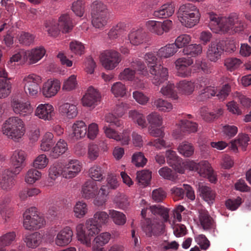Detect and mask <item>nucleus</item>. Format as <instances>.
<instances>
[{
    "mask_svg": "<svg viewBox=\"0 0 251 251\" xmlns=\"http://www.w3.org/2000/svg\"><path fill=\"white\" fill-rule=\"evenodd\" d=\"M125 25L124 23H118L115 26H113L108 33V37L110 40L117 39L118 36L124 30Z\"/></svg>",
    "mask_w": 251,
    "mask_h": 251,
    "instance_id": "nucleus-55",
    "label": "nucleus"
},
{
    "mask_svg": "<svg viewBox=\"0 0 251 251\" xmlns=\"http://www.w3.org/2000/svg\"><path fill=\"white\" fill-rule=\"evenodd\" d=\"M177 150L179 153L185 157L191 156L194 151V147L191 144L187 142H184L180 144Z\"/></svg>",
    "mask_w": 251,
    "mask_h": 251,
    "instance_id": "nucleus-51",
    "label": "nucleus"
},
{
    "mask_svg": "<svg viewBox=\"0 0 251 251\" xmlns=\"http://www.w3.org/2000/svg\"><path fill=\"white\" fill-rule=\"evenodd\" d=\"M147 120L150 124L149 126H160L162 124L161 116L156 112H152L147 117Z\"/></svg>",
    "mask_w": 251,
    "mask_h": 251,
    "instance_id": "nucleus-58",
    "label": "nucleus"
},
{
    "mask_svg": "<svg viewBox=\"0 0 251 251\" xmlns=\"http://www.w3.org/2000/svg\"><path fill=\"white\" fill-rule=\"evenodd\" d=\"M98 190L96 183L92 180H88L81 186V196L86 200L93 199L95 197V193L98 192Z\"/></svg>",
    "mask_w": 251,
    "mask_h": 251,
    "instance_id": "nucleus-22",
    "label": "nucleus"
},
{
    "mask_svg": "<svg viewBox=\"0 0 251 251\" xmlns=\"http://www.w3.org/2000/svg\"><path fill=\"white\" fill-rule=\"evenodd\" d=\"M193 67L197 72L202 71L206 74L212 73V68L210 67V64L205 60L201 59L196 60Z\"/></svg>",
    "mask_w": 251,
    "mask_h": 251,
    "instance_id": "nucleus-50",
    "label": "nucleus"
},
{
    "mask_svg": "<svg viewBox=\"0 0 251 251\" xmlns=\"http://www.w3.org/2000/svg\"><path fill=\"white\" fill-rule=\"evenodd\" d=\"M131 68H127L124 69L119 75V78L122 80L131 81L135 78L138 79V75L142 76L149 75L145 65L139 59H136L131 63Z\"/></svg>",
    "mask_w": 251,
    "mask_h": 251,
    "instance_id": "nucleus-8",
    "label": "nucleus"
},
{
    "mask_svg": "<svg viewBox=\"0 0 251 251\" xmlns=\"http://www.w3.org/2000/svg\"><path fill=\"white\" fill-rule=\"evenodd\" d=\"M102 66L107 70H111L116 67L121 61L119 52L113 50L104 51L100 56Z\"/></svg>",
    "mask_w": 251,
    "mask_h": 251,
    "instance_id": "nucleus-10",
    "label": "nucleus"
},
{
    "mask_svg": "<svg viewBox=\"0 0 251 251\" xmlns=\"http://www.w3.org/2000/svg\"><path fill=\"white\" fill-rule=\"evenodd\" d=\"M25 153L23 151H15L11 157V162L15 171L10 170L8 173H16L21 172L25 167Z\"/></svg>",
    "mask_w": 251,
    "mask_h": 251,
    "instance_id": "nucleus-20",
    "label": "nucleus"
},
{
    "mask_svg": "<svg viewBox=\"0 0 251 251\" xmlns=\"http://www.w3.org/2000/svg\"><path fill=\"white\" fill-rule=\"evenodd\" d=\"M111 92L115 97H123L126 93L125 85L121 82L115 83L111 87Z\"/></svg>",
    "mask_w": 251,
    "mask_h": 251,
    "instance_id": "nucleus-59",
    "label": "nucleus"
},
{
    "mask_svg": "<svg viewBox=\"0 0 251 251\" xmlns=\"http://www.w3.org/2000/svg\"><path fill=\"white\" fill-rule=\"evenodd\" d=\"M71 51L77 55H81L84 53V46L82 43L77 41H73L70 43Z\"/></svg>",
    "mask_w": 251,
    "mask_h": 251,
    "instance_id": "nucleus-61",
    "label": "nucleus"
},
{
    "mask_svg": "<svg viewBox=\"0 0 251 251\" xmlns=\"http://www.w3.org/2000/svg\"><path fill=\"white\" fill-rule=\"evenodd\" d=\"M73 235V232L71 228L66 226L58 233L55 243L57 246L61 247L67 245L72 241Z\"/></svg>",
    "mask_w": 251,
    "mask_h": 251,
    "instance_id": "nucleus-26",
    "label": "nucleus"
},
{
    "mask_svg": "<svg viewBox=\"0 0 251 251\" xmlns=\"http://www.w3.org/2000/svg\"><path fill=\"white\" fill-rule=\"evenodd\" d=\"M193 63V61L190 58L182 57L177 59L175 62V64L178 75L182 77L189 75L191 74V69L189 66Z\"/></svg>",
    "mask_w": 251,
    "mask_h": 251,
    "instance_id": "nucleus-17",
    "label": "nucleus"
},
{
    "mask_svg": "<svg viewBox=\"0 0 251 251\" xmlns=\"http://www.w3.org/2000/svg\"><path fill=\"white\" fill-rule=\"evenodd\" d=\"M16 233L14 232H10L1 236L0 237V247L9 246L15 240Z\"/></svg>",
    "mask_w": 251,
    "mask_h": 251,
    "instance_id": "nucleus-63",
    "label": "nucleus"
},
{
    "mask_svg": "<svg viewBox=\"0 0 251 251\" xmlns=\"http://www.w3.org/2000/svg\"><path fill=\"white\" fill-rule=\"evenodd\" d=\"M115 202L116 206L122 209H126L129 205L127 197L124 194H120L117 196L115 199Z\"/></svg>",
    "mask_w": 251,
    "mask_h": 251,
    "instance_id": "nucleus-64",
    "label": "nucleus"
},
{
    "mask_svg": "<svg viewBox=\"0 0 251 251\" xmlns=\"http://www.w3.org/2000/svg\"><path fill=\"white\" fill-rule=\"evenodd\" d=\"M82 168V163L77 160H71L68 164L55 162L50 168L49 173H79Z\"/></svg>",
    "mask_w": 251,
    "mask_h": 251,
    "instance_id": "nucleus-9",
    "label": "nucleus"
},
{
    "mask_svg": "<svg viewBox=\"0 0 251 251\" xmlns=\"http://www.w3.org/2000/svg\"><path fill=\"white\" fill-rule=\"evenodd\" d=\"M148 30L151 32L158 35H161L164 32H168L173 26L172 21L166 20L161 22L153 20H150L146 23Z\"/></svg>",
    "mask_w": 251,
    "mask_h": 251,
    "instance_id": "nucleus-12",
    "label": "nucleus"
},
{
    "mask_svg": "<svg viewBox=\"0 0 251 251\" xmlns=\"http://www.w3.org/2000/svg\"><path fill=\"white\" fill-rule=\"evenodd\" d=\"M109 216L105 211H98L95 213L93 217L90 218L102 227V226L105 225L108 223Z\"/></svg>",
    "mask_w": 251,
    "mask_h": 251,
    "instance_id": "nucleus-45",
    "label": "nucleus"
},
{
    "mask_svg": "<svg viewBox=\"0 0 251 251\" xmlns=\"http://www.w3.org/2000/svg\"><path fill=\"white\" fill-rule=\"evenodd\" d=\"M175 11L174 2H168L153 12V16L157 18H166L173 15Z\"/></svg>",
    "mask_w": 251,
    "mask_h": 251,
    "instance_id": "nucleus-25",
    "label": "nucleus"
},
{
    "mask_svg": "<svg viewBox=\"0 0 251 251\" xmlns=\"http://www.w3.org/2000/svg\"><path fill=\"white\" fill-rule=\"evenodd\" d=\"M109 214L116 225L123 226L126 224V217L123 213L114 210H109Z\"/></svg>",
    "mask_w": 251,
    "mask_h": 251,
    "instance_id": "nucleus-44",
    "label": "nucleus"
},
{
    "mask_svg": "<svg viewBox=\"0 0 251 251\" xmlns=\"http://www.w3.org/2000/svg\"><path fill=\"white\" fill-rule=\"evenodd\" d=\"M74 212L76 218H83L88 212L87 204L83 201L77 202L74 208Z\"/></svg>",
    "mask_w": 251,
    "mask_h": 251,
    "instance_id": "nucleus-48",
    "label": "nucleus"
},
{
    "mask_svg": "<svg viewBox=\"0 0 251 251\" xmlns=\"http://www.w3.org/2000/svg\"><path fill=\"white\" fill-rule=\"evenodd\" d=\"M177 48L173 44H168L161 48L156 55L160 58H168L174 55L177 52Z\"/></svg>",
    "mask_w": 251,
    "mask_h": 251,
    "instance_id": "nucleus-38",
    "label": "nucleus"
},
{
    "mask_svg": "<svg viewBox=\"0 0 251 251\" xmlns=\"http://www.w3.org/2000/svg\"><path fill=\"white\" fill-rule=\"evenodd\" d=\"M180 129L183 132L192 133L197 131L198 124L196 123L181 119L180 121Z\"/></svg>",
    "mask_w": 251,
    "mask_h": 251,
    "instance_id": "nucleus-43",
    "label": "nucleus"
},
{
    "mask_svg": "<svg viewBox=\"0 0 251 251\" xmlns=\"http://www.w3.org/2000/svg\"><path fill=\"white\" fill-rule=\"evenodd\" d=\"M147 162V159L141 152L135 153L132 157V162L137 167H143Z\"/></svg>",
    "mask_w": 251,
    "mask_h": 251,
    "instance_id": "nucleus-62",
    "label": "nucleus"
},
{
    "mask_svg": "<svg viewBox=\"0 0 251 251\" xmlns=\"http://www.w3.org/2000/svg\"><path fill=\"white\" fill-rule=\"evenodd\" d=\"M42 239L41 234L39 232H35L25 235L24 241L27 247L34 249L40 244Z\"/></svg>",
    "mask_w": 251,
    "mask_h": 251,
    "instance_id": "nucleus-29",
    "label": "nucleus"
},
{
    "mask_svg": "<svg viewBox=\"0 0 251 251\" xmlns=\"http://www.w3.org/2000/svg\"><path fill=\"white\" fill-rule=\"evenodd\" d=\"M199 218L200 224L203 229L209 230L212 227L213 220L206 210H200Z\"/></svg>",
    "mask_w": 251,
    "mask_h": 251,
    "instance_id": "nucleus-33",
    "label": "nucleus"
},
{
    "mask_svg": "<svg viewBox=\"0 0 251 251\" xmlns=\"http://www.w3.org/2000/svg\"><path fill=\"white\" fill-rule=\"evenodd\" d=\"M224 50L220 43H212L207 50V57L210 61L216 62L221 58Z\"/></svg>",
    "mask_w": 251,
    "mask_h": 251,
    "instance_id": "nucleus-23",
    "label": "nucleus"
},
{
    "mask_svg": "<svg viewBox=\"0 0 251 251\" xmlns=\"http://www.w3.org/2000/svg\"><path fill=\"white\" fill-rule=\"evenodd\" d=\"M200 196L208 202H213L215 198V193L211 188L203 185H199Z\"/></svg>",
    "mask_w": 251,
    "mask_h": 251,
    "instance_id": "nucleus-42",
    "label": "nucleus"
},
{
    "mask_svg": "<svg viewBox=\"0 0 251 251\" xmlns=\"http://www.w3.org/2000/svg\"><path fill=\"white\" fill-rule=\"evenodd\" d=\"M67 149V143L64 140L60 139L55 146L50 151L49 155L52 158H57L64 153Z\"/></svg>",
    "mask_w": 251,
    "mask_h": 251,
    "instance_id": "nucleus-34",
    "label": "nucleus"
},
{
    "mask_svg": "<svg viewBox=\"0 0 251 251\" xmlns=\"http://www.w3.org/2000/svg\"><path fill=\"white\" fill-rule=\"evenodd\" d=\"M47 31L51 36H56L60 31L64 33H69L73 29L74 25L67 14H63L59 18L58 23L53 20H49L45 24Z\"/></svg>",
    "mask_w": 251,
    "mask_h": 251,
    "instance_id": "nucleus-6",
    "label": "nucleus"
},
{
    "mask_svg": "<svg viewBox=\"0 0 251 251\" xmlns=\"http://www.w3.org/2000/svg\"><path fill=\"white\" fill-rule=\"evenodd\" d=\"M165 156L167 163L176 171V173H182L186 170L183 165L185 162L181 164V159L175 151L168 150L166 151Z\"/></svg>",
    "mask_w": 251,
    "mask_h": 251,
    "instance_id": "nucleus-16",
    "label": "nucleus"
},
{
    "mask_svg": "<svg viewBox=\"0 0 251 251\" xmlns=\"http://www.w3.org/2000/svg\"><path fill=\"white\" fill-rule=\"evenodd\" d=\"M45 223L44 218L38 215L35 207L26 209L23 214V226L26 230L39 229L43 227Z\"/></svg>",
    "mask_w": 251,
    "mask_h": 251,
    "instance_id": "nucleus-7",
    "label": "nucleus"
},
{
    "mask_svg": "<svg viewBox=\"0 0 251 251\" xmlns=\"http://www.w3.org/2000/svg\"><path fill=\"white\" fill-rule=\"evenodd\" d=\"M249 140L250 139L247 134H239L236 139L231 141V148L236 151L238 150V147H241L243 150L245 151Z\"/></svg>",
    "mask_w": 251,
    "mask_h": 251,
    "instance_id": "nucleus-35",
    "label": "nucleus"
},
{
    "mask_svg": "<svg viewBox=\"0 0 251 251\" xmlns=\"http://www.w3.org/2000/svg\"><path fill=\"white\" fill-rule=\"evenodd\" d=\"M161 93L164 96L176 100L177 99V95L175 90V85L170 82H168L166 86H163L161 90Z\"/></svg>",
    "mask_w": 251,
    "mask_h": 251,
    "instance_id": "nucleus-56",
    "label": "nucleus"
},
{
    "mask_svg": "<svg viewBox=\"0 0 251 251\" xmlns=\"http://www.w3.org/2000/svg\"><path fill=\"white\" fill-rule=\"evenodd\" d=\"M35 115L41 119L50 121L54 115V108L49 104H40L37 107Z\"/></svg>",
    "mask_w": 251,
    "mask_h": 251,
    "instance_id": "nucleus-19",
    "label": "nucleus"
},
{
    "mask_svg": "<svg viewBox=\"0 0 251 251\" xmlns=\"http://www.w3.org/2000/svg\"><path fill=\"white\" fill-rule=\"evenodd\" d=\"M177 15L182 25L189 28L198 23L200 18L199 10L191 3L181 5L177 12Z\"/></svg>",
    "mask_w": 251,
    "mask_h": 251,
    "instance_id": "nucleus-5",
    "label": "nucleus"
},
{
    "mask_svg": "<svg viewBox=\"0 0 251 251\" xmlns=\"http://www.w3.org/2000/svg\"><path fill=\"white\" fill-rule=\"evenodd\" d=\"M108 194L105 186H101L99 190H98V192L95 193V197L93 198V204L97 207L104 205L107 201Z\"/></svg>",
    "mask_w": 251,
    "mask_h": 251,
    "instance_id": "nucleus-32",
    "label": "nucleus"
},
{
    "mask_svg": "<svg viewBox=\"0 0 251 251\" xmlns=\"http://www.w3.org/2000/svg\"><path fill=\"white\" fill-rule=\"evenodd\" d=\"M73 134L76 139L84 137L87 134V126L82 121H77L72 126Z\"/></svg>",
    "mask_w": 251,
    "mask_h": 251,
    "instance_id": "nucleus-31",
    "label": "nucleus"
},
{
    "mask_svg": "<svg viewBox=\"0 0 251 251\" xmlns=\"http://www.w3.org/2000/svg\"><path fill=\"white\" fill-rule=\"evenodd\" d=\"M11 84L9 81L0 79V99L7 97L11 93Z\"/></svg>",
    "mask_w": 251,
    "mask_h": 251,
    "instance_id": "nucleus-54",
    "label": "nucleus"
},
{
    "mask_svg": "<svg viewBox=\"0 0 251 251\" xmlns=\"http://www.w3.org/2000/svg\"><path fill=\"white\" fill-rule=\"evenodd\" d=\"M84 226L79 224L76 226L77 239L87 247L91 246V237L98 234L101 230V226L96 223L92 219L86 220Z\"/></svg>",
    "mask_w": 251,
    "mask_h": 251,
    "instance_id": "nucleus-2",
    "label": "nucleus"
},
{
    "mask_svg": "<svg viewBox=\"0 0 251 251\" xmlns=\"http://www.w3.org/2000/svg\"><path fill=\"white\" fill-rule=\"evenodd\" d=\"M241 61L237 58H228L225 60L224 65L226 69L233 71L239 67L241 64Z\"/></svg>",
    "mask_w": 251,
    "mask_h": 251,
    "instance_id": "nucleus-60",
    "label": "nucleus"
},
{
    "mask_svg": "<svg viewBox=\"0 0 251 251\" xmlns=\"http://www.w3.org/2000/svg\"><path fill=\"white\" fill-rule=\"evenodd\" d=\"M152 105L162 112H169L173 109V105L171 102L161 98L155 100Z\"/></svg>",
    "mask_w": 251,
    "mask_h": 251,
    "instance_id": "nucleus-46",
    "label": "nucleus"
},
{
    "mask_svg": "<svg viewBox=\"0 0 251 251\" xmlns=\"http://www.w3.org/2000/svg\"><path fill=\"white\" fill-rule=\"evenodd\" d=\"M202 51V47L200 45L191 44L184 48L183 52L185 55L195 57L200 54Z\"/></svg>",
    "mask_w": 251,
    "mask_h": 251,
    "instance_id": "nucleus-53",
    "label": "nucleus"
},
{
    "mask_svg": "<svg viewBox=\"0 0 251 251\" xmlns=\"http://www.w3.org/2000/svg\"><path fill=\"white\" fill-rule=\"evenodd\" d=\"M191 38L188 34H182L178 36L176 39L174 45H176L177 50L179 48H185L188 46V44L190 42Z\"/></svg>",
    "mask_w": 251,
    "mask_h": 251,
    "instance_id": "nucleus-57",
    "label": "nucleus"
},
{
    "mask_svg": "<svg viewBox=\"0 0 251 251\" xmlns=\"http://www.w3.org/2000/svg\"><path fill=\"white\" fill-rule=\"evenodd\" d=\"M164 221L157 219L151 221L150 219H146V225L142 226L143 230L149 237L152 235L158 236L162 234L165 229Z\"/></svg>",
    "mask_w": 251,
    "mask_h": 251,
    "instance_id": "nucleus-11",
    "label": "nucleus"
},
{
    "mask_svg": "<svg viewBox=\"0 0 251 251\" xmlns=\"http://www.w3.org/2000/svg\"><path fill=\"white\" fill-rule=\"evenodd\" d=\"M103 129L106 136L108 138L120 141L123 145L128 144L130 141L129 131L125 130L122 134L120 135L114 130L106 126L103 127Z\"/></svg>",
    "mask_w": 251,
    "mask_h": 251,
    "instance_id": "nucleus-18",
    "label": "nucleus"
},
{
    "mask_svg": "<svg viewBox=\"0 0 251 251\" xmlns=\"http://www.w3.org/2000/svg\"><path fill=\"white\" fill-rule=\"evenodd\" d=\"M71 9L74 13L79 17L83 16L85 9V0H76L72 5Z\"/></svg>",
    "mask_w": 251,
    "mask_h": 251,
    "instance_id": "nucleus-49",
    "label": "nucleus"
},
{
    "mask_svg": "<svg viewBox=\"0 0 251 251\" xmlns=\"http://www.w3.org/2000/svg\"><path fill=\"white\" fill-rule=\"evenodd\" d=\"M177 87L178 90L181 93L190 94L194 91L195 85L192 81L184 80L179 81Z\"/></svg>",
    "mask_w": 251,
    "mask_h": 251,
    "instance_id": "nucleus-52",
    "label": "nucleus"
},
{
    "mask_svg": "<svg viewBox=\"0 0 251 251\" xmlns=\"http://www.w3.org/2000/svg\"><path fill=\"white\" fill-rule=\"evenodd\" d=\"M60 112L68 118H73L77 114V108L75 105L69 103H65L59 107Z\"/></svg>",
    "mask_w": 251,
    "mask_h": 251,
    "instance_id": "nucleus-37",
    "label": "nucleus"
},
{
    "mask_svg": "<svg viewBox=\"0 0 251 251\" xmlns=\"http://www.w3.org/2000/svg\"><path fill=\"white\" fill-rule=\"evenodd\" d=\"M60 88V82L59 80H48L43 86V95L47 98H50L56 95Z\"/></svg>",
    "mask_w": 251,
    "mask_h": 251,
    "instance_id": "nucleus-24",
    "label": "nucleus"
},
{
    "mask_svg": "<svg viewBox=\"0 0 251 251\" xmlns=\"http://www.w3.org/2000/svg\"><path fill=\"white\" fill-rule=\"evenodd\" d=\"M2 132L8 138L18 141L25 133L24 122L18 117L9 118L2 125Z\"/></svg>",
    "mask_w": 251,
    "mask_h": 251,
    "instance_id": "nucleus-4",
    "label": "nucleus"
},
{
    "mask_svg": "<svg viewBox=\"0 0 251 251\" xmlns=\"http://www.w3.org/2000/svg\"><path fill=\"white\" fill-rule=\"evenodd\" d=\"M183 165L185 170L197 173H213L211 165L206 160L201 161L198 163L193 160H189L185 161Z\"/></svg>",
    "mask_w": 251,
    "mask_h": 251,
    "instance_id": "nucleus-14",
    "label": "nucleus"
},
{
    "mask_svg": "<svg viewBox=\"0 0 251 251\" xmlns=\"http://www.w3.org/2000/svg\"><path fill=\"white\" fill-rule=\"evenodd\" d=\"M150 209L153 214L160 215L162 217L164 222H166L169 220V210L168 208L161 205H152L150 206Z\"/></svg>",
    "mask_w": 251,
    "mask_h": 251,
    "instance_id": "nucleus-47",
    "label": "nucleus"
},
{
    "mask_svg": "<svg viewBox=\"0 0 251 251\" xmlns=\"http://www.w3.org/2000/svg\"><path fill=\"white\" fill-rule=\"evenodd\" d=\"M129 116L142 128L147 127V124L145 116L142 113L137 110H131L129 112Z\"/></svg>",
    "mask_w": 251,
    "mask_h": 251,
    "instance_id": "nucleus-41",
    "label": "nucleus"
},
{
    "mask_svg": "<svg viewBox=\"0 0 251 251\" xmlns=\"http://www.w3.org/2000/svg\"><path fill=\"white\" fill-rule=\"evenodd\" d=\"M129 108V105L125 102H121L117 104L114 109L115 115L113 114H107L105 117V121L117 127L121 126L123 125V122L116 117V115L119 117H122Z\"/></svg>",
    "mask_w": 251,
    "mask_h": 251,
    "instance_id": "nucleus-13",
    "label": "nucleus"
},
{
    "mask_svg": "<svg viewBox=\"0 0 251 251\" xmlns=\"http://www.w3.org/2000/svg\"><path fill=\"white\" fill-rule=\"evenodd\" d=\"M145 59L148 64V68H150L153 84L158 86L167 80L168 77V70L161 65L156 64L157 58L154 53H146Z\"/></svg>",
    "mask_w": 251,
    "mask_h": 251,
    "instance_id": "nucleus-3",
    "label": "nucleus"
},
{
    "mask_svg": "<svg viewBox=\"0 0 251 251\" xmlns=\"http://www.w3.org/2000/svg\"><path fill=\"white\" fill-rule=\"evenodd\" d=\"M91 15L109 14L107 6L100 1H94L91 4Z\"/></svg>",
    "mask_w": 251,
    "mask_h": 251,
    "instance_id": "nucleus-40",
    "label": "nucleus"
},
{
    "mask_svg": "<svg viewBox=\"0 0 251 251\" xmlns=\"http://www.w3.org/2000/svg\"><path fill=\"white\" fill-rule=\"evenodd\" d=\"M208 26L215 33H239L243 31L247 25L236 13H231L227 17H220L213 12L208 13Z\"/></svg>",
    "mask_w": 251,
    "mask_h": 251,
    "instance_id": "nucleus-1",
    "label": "nucleus"
},
{
    "mask_svg": "<svg viewBox=\"0 0 251 251\" xmlns=\"http://www.w3.org/2000/svg\"><path fill=\"white\" fill-rule=\"evenodd\" d=\"M146 33L143 29L133 30L128 35L130 43L134 46L142 44L145 40Z\"/></svg>",
    "mask_w": 251,
    "mask_h": 251,
    "instance_id": "nucleus-28",
    "label": "nucleus"
},
{
    "mask_svg": "<svg viewBox=\"0 0 251 251\" xmlns=\"http://www.w3.org/2000/svg\"><path fill=\"white\" fill-rule=\"evenodd\" d=\"M22 52L25 53L26 58L29 59L30 64H34L37 62L44 56L46 51L44 48L39 47Z\"/></svg>",
    "mask_w": 251,
    "mask_h": 251,
    "instance_id": "nucleus-27",
    "label": "nucleus"
},
{
    "mask_svg": "<svg viewBox=\"0 0 251 251\" xmlns=\"http://www.w3.org/2000/svg\"><path fill=\"white\" fill-rule=\"evenodd\" d=\"M109 14L91 15V22L94 27L102 29L107 25Z\"/></svg>",
    "mask_w": 251,
    "mask_h": 251,
    "instance_id": "nucleus-39",
    "label": "nucleus"
},
{
    "mask_svg": "<svg viewBox=\"0 0 251 251\" xmlns=\"http://www.w3.org/2000/svg\"><path fill=\"white\" fill-rule=\"evenodd\" d=\"M12 106L14 112L22 116L28 115L32 112V108L30 103L22 101L18 99L13 100Z\"/></svg>",
    "mask_w": 251,
    "mask_h": 251,
    "instance_id": "nucleus-21",
    "label": "nucleus"
},
{
    "mask_svg": "<svg viewBox=\"0 0 251 251\" xmlns=\"http://www.w3.org/2000/svg\"><path fill=\"white\" fill-rule=\"evenodd\" d=\"M111 238V234L108 232H104L95 237L93 241L92 248H101L108 244Z\"/></svg>",
    "mask_w": 251,
    "mask_h": 251,
    "instance_id": "nucleus-36",
    "label": "nucleus"
},
{
    "mask_svg": "<svg viewBox=\"0 0 251 251\" xmlns=\"http://www.w3.org/2000/svg\"><path fill=\"white\" fill-rule=\"evenodd\" d=\"M15 174H0V187L4 190H10L14 185Z\"/></svg>",
    "mask_w": 251,
    "mask_h": 251,
    "instance_id": "nucleus-30",
    "label": "nucleus"
},
{
    "mask_svg": "<svg viewBox=\"0 0 251 251\" xmlns=\"http://www.w3.org/2000/svg\"><path fill=\"white\" fill-rule=\"evenodd\" d=\"M100 99V95L99 91L90 86L82 98V102L84 106L94 107L98 105Z\"/></svg>",
    "mask_w": 251,
    "mask_h": 251,
    "instance_id": "nucleus-15",
    "label": "nucleus"
}]
</instances>
